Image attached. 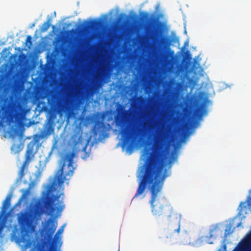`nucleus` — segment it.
<instances>
[{
    "mask_svg": "<svg viewBox=\"0 0 251 251\" xmlns=\"http://www.w3.org/2000/svg\"><path fill=\"white\" fill-rule=\"evenodd\" d=\"M33 185L34 182H32L29 184L28 187L27 189L22 190V191L23 192V194L22 195L21 198L19 199V202H21V201L26 198L27 195L29 194L30 190L31 189Z\"/></svg>",
    "mask_w": 251,
    "mask_h": 251,
    "instance_id": "9d476101",
    "label": "nucleus"
},
{
    "mask_svg": "<svg viewBox=\"0 0 251 251\" xmlns=\"http://www.w3.org/2000/svg\"><path fill=\"white\" fill-rule=\"evenodd\" d=\"M154 43L159 47H164L167 45L168 40L167 37L161 35L160 32L156 31L154 35L151 37Z\"/></svg>",
    "mask_w": 251,
    "mask_h": 251,
    "instance_id": "6e6552de",
    "label": "nucleus"
},
{
    "mask_svg": "<svg viewBox=\"0 0 251 251\" xmlns=\"http://www.w3.org/2000/svg\"><path fill=\"white\" fill-rule=\"evenodd\" d=\"M49 135H36L34 136L33 140L27 145V149L25 153V159L19 173L20 178H22L25 176V170L28 167L29 163L31 162L35 157L36 151H34V147L36 144H39L41 138Z\"/></svg>",
    "mask_w": 251,
    "mask_h": 251,
    "instance_id": "20e7f679",
    "label": "nucleus"
},
{
    "mask_svg": "<svg viewBox=\"0 0 251 251\" xmlns=\"http://www.w3.org/2000/svg\"><path fill=\"white\" fill-rule=\"evenodd\" d=\"M20 240L21 242L25 244V246H28L29 244V239L28 238V235L26 232L22 234Z\"/></svg>",
    "mask_w": 251,
    "mask_h": 251,
    "instance_id": "9b49d317",
    "label": "nucleus"
},
{
    "mask_svg": "<svg viewBox=\"0 0 251 251\" xmlns=\"http://www.w3.org/2000/svg\"><path fill=\"white\" fill-rule=\"evenodd\" d=\"M26 44H29V46L32 45V37L31 36L28 35L27 36L25 41Z\"/></svg>",
    "mask_w": 251,
    "mask_h": 251,
    "instance_id": "2eb2a0df",
    "label": "nucleus"
},
{
    "mask_svg": "<svg viewBox=\"0 0 251 251\" xmlns=\"http://www.w3.org/2000/svg\"><path fill=\"white\" fill-rule=\"evenodd\" d=\"M64 226H62L61 227H60L59 229L57 230V232L56 233L55 235V238L56 239L59 238V237L57 236V235L61 234L63 233L64 231Z\"/></svg>",
    "mask_w": 251,
    "mask_h": 251,
    "instance_id": "4468645a",
    "label": "nucleus"
},
{
    "mask_svg": "<svg viewBox=\"0 0 251 251\" xmlns=\"http://www.w3.org/2000/svg\"><path fill=\"white\" fill-rule=\"evenodd\" d=\"M60 194L50 196L48 192L45 194L43 198V203L46 211L49 214H53L56 210L61 212L65 208L63 202L59 201Z\"/></svg>",
    "mask_w": 251,
    "mask_h": 251,
    "instance_id": "423d86ee",
    "label": "nucleus"
},
{
    "mask_svg": "<svg viewBox=\"0 0 251 251\" xmlns=\"http://www.w3.org/2000/svg\"><path fill=\"white\" fill-rule=\"evenodd\" d=\"M51 20L49 19L47 22H45L43 25L42 27H41V32H45L46 31L50 26V22Z\"/></svg>",
    "mask_w": 251,
    "mask_h": 251,
    "instance_id": "ddd939ff",
    "label": "nucleus"
},
{
    "mask_svg": "<svg viewBox=\"0 0 251 251\" xmlns=\"http://www.w3.org/2000/svg\"><path fill=\"white\" fill-rule=\"evenodd\" d=\"M43 213L42 205L39 202L31 205L28 212H21L18 216V221L22 230H25L37 217Z\"/></svg>",
    "mask_w": 251,
    "mask_h": 251,
    "instance_id": "f03ea898",
    "label": "nucleus"
},
{
    "mask_svg": "<svg viewBox=\"0 0 251 251\" xmlns=\"http://www.w3.org/2000/svg\"><path fill=\"white\" fill-rule=\"evenodd\" d=\"M16 136V134L12 135V136Z\"/></svg>",
    "mask_w": 251,
    "mask_h": 251,
    "instance_id": "4be33fe9",
    "label": "nucleus"
},
{
    "mask_svg": "<svg viewBox=\"0 0 251 251\" xmlns=\"http://www.w3.org/2000/svg\"><path fill=\"white\" fill-rule=\"evenodd\" d=\"M74 153H69L62 157L63 163L60 169V175L58 177V183L59 185L64 183V181L70 178L73 176L75 168L73 167Z\"/></svg>",
    "mask_w": 251,
    "mask_h": 251,
    "instance_id": "39448f33",
    "label": "nucleus"
},
{
    "mask_svg": "<svg viewBox=\"0 0 251 251\" xmlns=\"http://www.w3.org/2000/svg\"><path fill=\"white\" fill-rule=\"evenodd\" d=\"M16 136V134L12 135V136Z\"/></svg>",
    "mask_w": 251,
    "mask_h": 251,
    "instance_id": "b1692460",
    "label": "nucleus"
},
{
    "mask_svg": "<svg viewBox=\"0 0 251 251\" xmlns=\"http://www.w3.org/2000/svg\"><path fill=\"white\" fill-rule=\"evenodd\" d=\"M247 204L249 206H251V196H249L247 199Z\"/></svg>",
    "mask_w": 251,
    "mask_h": 251,
    "instance_id": "f3484780",
    "label": "nucleus"
},
{
    "mask_svg": "<svg viewBox=\"0 0 251 251\" xmlns=\"http://www.w3.org/2000/svg\"><path fill=\"white\" fill-rule=\"evenodd\" d=\"M11 118L13 119V116H11Z\"/></svg>",
    "mask_w": 251,
    "mask_h": 251,
    "instance_id": "393cba45",
    "label": "nucleus"
},
{
    "mask_svg": "<svg viewBox=\"0 0 251 251\" xmlns=\"http://www.w3.org/2000/svg\"><path fill=\"white\" fill-rule=\"evenodd\" d=\"M141 133V128H135L129 125L123 127L121 129L123 147H126L127 150L131 149L143 137Z\"/></svg>",
    "mask_w": 251,
    "mask_h": 251,
    "instance_id": "7ed1b4c3",
    "label": "nucleus"
},
{
    "mask_svg": "<svg viewBox=\"0 0 251 251\" xmlns=\"http://www.w3.org/2000/svg\"><path fill=\"white\" fill-rule=\"evenodd\" d=\"M18 147H19L18 146L16 145H13L12 147H11V150L12 151H15Z\"/></svg>",
    "mask_w": 251,
    "mask_h": 251,
    "instance_id": "6ab92c4d",
    "label": "nucleus"
},
{
    "mask_svg": "<svg viewBox=\"0 0 251 251\" xmlns=\"http://www.w3.org/2000/svg\"><path fill=\"white\" fill-rule=\"evenodd\" d=\"M16 136V134L12 135V136Z\"/></svg>",
    "mask_w": 251,
    "mask_h": 251,
    "instance_id": "5701e85b",
    "label": "nucleus"
},
{
    "mask_svg": "<svg viewBox=\"0 0 251 251\" xmlns=\"http://www.w3.org/2000/svg\"><path fill=\"white\" fill-rule=\"evenodd\" d=\"M231 226L230 225H228L226 227V228L225 230V235H226L227 234H229L231 233L232 232L231 231Z\"/></svg>",
    "mask_w": 251,
    "mask_h": 251,
    "instance_id": "dca6fc26",
    "label": "nucleus"
},
{
    "mask_svg": "<svg viewBox=\"0 0 251 251\" xmlns=\"http://www.w3.org/2000/svg\"><path fill=\"white\" fill-rule=\"evenodd\" d=\"M178 242L179 243V244H185L182 241H178Z\"/></svg>",
    "mask_w": 251,
    "mask_h": 251,
    "instance_id": "412c9836",
    "label": "nucleus"
},
{
    "mask_svg": "<svg viewBox=\"0 0 251 251\" xmlns=\"http://www.w3.org/2000/svg\"><path fill=\"white\" fill-rule=\"evenodd\" d=\"M173 135H156L154 148H146L142 154L145 163L139 170L138 177L141 179L137 192L133 198L139 197L145 192L147 185H151V198L150 202L154 215L159 216L168 212V220L171 225H176L177 228L167 236L169 241L175 243L179 236L181 215L175 211L172 206L164 197H159L162 192L165 179L170 175L169 171L171 161L168 159L165 150L166 146L171 142Z\"/></svg>",
    "mask_w": 251,
    "mask_h": 251,
    "instance_id": "f257e3e1",
    "label": "nucleus"
},
{
    "mask_svg": "<svg viewBox=\"0 0 251 251\" xmlns=\"http://www.w3.org/2000/svg\"><path fill=\"white\" fill-rule=\"evenodd\" d=\"M240 206L242 208L246 207V202H241V203L240 204Z\"/></svg>",
    "mask_w": 251,
    "mask_h": 251,
    "instance_id": "a211bd4d",
    "label": "nucleus"
},
{
    "mask_svg": "<svg viewBox=\"0 0 251 251\" xmlns=\"http://www.w3.org/2000/svg\"><path fill=\"white\" fill-rule=\"evenodd\" d=\"M220 229L218 225H213L210 229L209 237L212 238L219 231Z\"/></svg>",
    "mask_w": 251,
    "mask_h": 251,
    "instance_id": "f8f14e48",
    "label": "nucleus"
},
{
    "mask_svg": "<svg viewBox=\"0 0 251 251\" xmlns=\"http://www.w3.org/2000/svg\"><path fill=\"white\" fill-rule=\"evenodd\" d=\"M143 14L144 15V16L145 17H149V15L148 13H143Z\"/></svg>",
    "mask_w": 251,
    "mask_h": 251,
    "instance_id": "aec40b11",
    "label": "nucleus"
},
{
    "mask_svg": "<svg viewBox=\"0 0 251 251\" xmlns=\"http://www.w3.org/2000/svg\"><path fill=\"white\" fill-rule=\"evenodd\" d=\"M57 223L53 218H50L47 222L46 225V232L49 238H51L54 234L56 227Z\"/></svg>",
    "mask_w": 251,
    "mask_h": 251,
    "instance_id": "0eeeda50",
    "label": "nucleus"
},
{
    "mask_svg": "<svg viewBox=\"0 0 251 251\" xmlns=\"http://www.w3.org/2000/svg\"><path fill=\"white\" fill-rule=\"evenodd\" d=\"M100 25V21L93 20L86 22V24L82 25L81 30L83 31H87L98 27Z\"/></svg>",
    "mask_w": 251,
    "mask_h": 251,
    "instance_id": "1a4fd4ad",
    "label": "nucleus"
}]
</instances>
